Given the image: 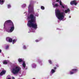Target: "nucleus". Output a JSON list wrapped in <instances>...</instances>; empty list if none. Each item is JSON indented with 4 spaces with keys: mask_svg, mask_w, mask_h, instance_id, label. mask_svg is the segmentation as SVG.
<instances>
[{
    "mask_svg": "<svg viewBox=\"0 0 79 79\" xmlns=\"http://www.w3.org/2000/svg\"><path fill=\"white\" fill-rule=\"evenodd\" d=\"M27 19V26L30 27H32L34 29H37V25L35 23L36 20L35 17L33 15L31 14L28 17Z\"/></svg>",
    "mask_w": 79,
    "mask_h": 79,
    "instance_id": "obj_1",
    "label": "nucleus"
},
{
    "mask_svg": "<svg viewBox=\"0 0 79 79\" xmlns=\"http://www.w3.org/2000/svg\"><path fill=\"white\" fill-rule=\"evenodd\" d=\"M6 24H9V28L6 30L7 32L10 33L12 32L15 29V27L13 22L10 20H7L5 22L4 26H5Z\"/></svg>",
    "mask_w": 79,
    "mask_h": 79,
    "instance_id": "obj_2",
    "label": "nucleus"
},
{
    "mask_svg": "<svg viewBox=\"0 0 79 79\" xmlns=\"http://www.w3.org/2000/svg\"><path fill=\"white\" fill-rule=\"evenodd\" d=\"M55 13L56 17L59 20H62L64 18V13L61 12L58 9L55 10Z\"/></svg>",
    "mask_w": 79,
    "mask_h": 79,
    "instance_id": "obj_3",
    "label": "nucleus"
},
{
    "mask_svg": "<svg viewBox=\"0 0 79 79\" xmlns=\"http://www.w3.org/2000/svg\"><path fill=\"white\" fill-rule=\"evenodd\" d=\"M20 69H21V68L19 66H15L14 68L11 69V73H13L14 74H16L20 71Z\"/></svg>",
    "mask_w": 79,
    "mask_h": 79,
    "instance_id": "obj_4",
    "label": "nucleus"
},
{
    "mask_svg": "<svg viewBox=\"0 0 79 79\" xmlns=\"http://www.w3.org/2000/svg\"><path fill=\"white\" fill-rule=\"evenodd\" d=\"M61 0H56V2H59L60 5L61 6L62 8H64V7L65 6V5L63 4L61 1Z\"/></svg>",
    "mask_w": 79,
    "mask_h": 79,
    "instance_id": "obj_5",
    "label": "nucleus"
},
{
    "mask_svg": "<svg viewBox=\"0 0 79 79\" xmlns=\"http://www.w3.org/2000/svg\"><path fill=\"white\" fill-rule=\"evenodd\" d=\"M77 3L76 1H73L70 2L71 5H73V4L74 5H77Z\"/></svg>",
    "mask_w": 79,
    "mask_h": 79,
    "instance_id": "obj_6",
    "label": "nucleus"
},
{
    "mask_svg": "<svg viewBox=\"0 0 79 79\" xmlns=\"http://www.w3.org/2000/svg\"><path fill=\"white\" fill-rule=\"evenodd\" d=\"M6 41H7V42H11L13 41L12 39L9 37L6 38Z\"/></svg>",
    "mask_w": 79,
    "mask_h": 79,
    "instance_id": "obj_7",
    "label": "nucleus"
},
{
    "mask_svg": "<svg viewBox=\"0 0 79 79\" xmlns=\"http://www.w3.org/2000/svg\"><path fill=\"white\" fill-rule=\"evenodd\" d=\"M6 73V71L4 70H2L1 72L0 73V75L1 76H2V75H3V74H5V73Z\"/></svg>",
    "mask_w": 79,
    "mask_h": 79,
    "instance_id": "obj_8",
    "label": "nucleus"
},
{
    "mask_svg": "<svg viewBox=\"0 0 79 79\" xmlns=\"http://www.w3.org/2000/svg\"><path fill=\"white\" fill-rule=\"evenodd\" d=\"M5 2V0H0V4L1 5H3Z\"/></svg>",
    "mask_w": 79,
    "mask_h": 79,
    "instance_id": "obj_9",
    "label": "nucleus"
},
{
    "mask_svg": "<svg viewBox=\"0 0 79 79\" xmlns=\"http://www.w3.org/2000/svg\"><path fill=\"white\" fill-rule=\"evenodd\" d=\"M53 6V7H56L57 6H58V5L57 4H54L53 3H52Z\"/></svg>",
    "mask_w": 79,
    "mask_h": 79,
    "instance_id": "obj_10",
    "label": "nucleus"
},
{
    "mask_svg": "<svg viewBox=\"0 0 79 79\" xmlns=\"http://www.w3.org/2000/svg\"><path fill=\"white\" fill-rule=\"evenodd\" d=\"M70 11V10H69V9H68L67 10H65V13H68V12H69Z\"/></svg>",
    "mask_w": 79,
    "mask_h": 79,
    "instance_id": "obj_11",
    "label": "nucleus"
},
{
    "mask_svg": "<svg viewBox=\"0 0 79 79\" xmlns=\"http://www.w3.org/2000/svg\"><path fill=\"white\" fill-rule=\"evenodd\" d=\"M23 66L24 68L26 67V64L25 62H23Z\"/></svg>",
    "mask_w": 79,
    "mask_h": 79,
    "instance_id": "obj_12",
    "label": "nucleus"
},
{
    "mask_svg": "<svg viewBox=\"0 0 79 79\" xmlns=\"http://www.w3.org/2000/svg\"><path fill=\"white\" fill-rule=\"evenodd\" d=\"M3 64H6L7 63V61L6 60H4L3 62Z\"/></svg>",
    "mask_w": 79,
    "mask_h": 79,
    "instance_id": "obj_13",
    "label": "nucleus"
},
{
    "mask_svg": "<svg viewBox=\"0 0 79 79\" xmlns=\"http://www.w3.org/2000/svg\"><path fill=\"white\" fill-rule=\"evenodd\" d=\"M55 70L53 69H52L51 70V74H53V73H55Z\"/></svg>",
    "mask_w": 79,
    "mask_h": 79,
    "instance_id": "obj_14",
    "label": "nucleus"
},
{
    "mask_svg": "<svg viewBox=\"0 0 79 79\" xmlns=\"http://www.w3.org/2000/svg\"><path fill=\"white\" fill-rule=\"evenodd\" d=\"M16 39H14L13 40V44H15L16 43Z\"/></svg>",
    "mask_w": 79,
    "mask_h": 79,
    "instance_id": "obj_15",
    "label": "nucleus"
},
{
    "mask_svg": "<svg viewBox=\"0 0 79 79\" xmlns=\"http://www.w3.org/2000/svg\"><path fill=\"white\" fill-rule=\"evenodd\" d=\"M32 66L33 67V68H35V66H36V65L35 64H33L32 65Z\"/></svg>",
    "mask_w": 79,
    "mask_h": 79,
    "instance_id": "obj_16",
    "label": "nucleus"
},
{
    "mask_svg": "<svg viewBox=\"0 0 79 79\" xmlns=\"http://www.w3.org/2000/svg\"><path fill=\"white\" fill-rule=\"evenodd\" d=\"M18 61L19 63H20L22 62V60L21 59H19L18 60Z\"/></svg>",
    "mask_w": 79,
    "mask_h": 79,
    "instance_id": "obj_17",
    "label": "nucleus"
},
{
    "mask_svg": "<svg viewBox=\"0 0 79 79\" xmlns=\"http://www.w3.org/2000/svg\"><path fill=\"white\" fill-rule=\"evenodd\" d=\"M72 71H73V72H76V71H77V69H73Z\"/></svg>",
    "mask_w": 79,
    "mask_h": 79,
    "instance_id": "obj_18",
    "label": "nucleus"
},
{
    "mask_svg": "<svg viewBox=\"0 0 79 79\" xmlns=\"http://www.w3.org/2000/svg\"><path fill=\"white\" fill-rule=\"evenodd\" d=\"M41 8L42 10H44V9H45L44 7L43 6H41Z\"/></svg>",
    "mask_w": 79,
    "mask_h": 79,
    "instance_id": "obj_19",
    "label": "nucleus"
},
{
    "mask_svg": "<svg viewBox=\"0 0 79 79\" xmlns=\"http://www.w3.org/2000/svg\"><path fill=\"white\" fill-rule=\"evenodd\" d=\"M11 7V6L10 5H8V8H10Z\"/></svg>",
    "mask_w": 79,
    "mask_h": 79,
    "instance_id": "obj_20",
    "label": "nucleus"
},
{
    "mask_svg": "<svg viewBox=\"0 0 79 79\" xmlns=\"http://www.w3.org/2000/svg\"><path fill=\"white\" fill-rule=\"evenodd\" d=\"M49 62L50 64H52V61H51V60H49Z\"/></svg>",
    "mask_w": 79,
    "mask_h": 79,
    "instance_id": "obj_21",
    "label": "nucleus"
},
{
    "mask_svg": "<svg viewBox=\"0 0 79 79\" xmlns=\"http://www.w3.org/2000/svg\"><path fill=\"white\" fill-rule=\"evenodd\" d=\"M74 74V72H70V74Z\"/></svg>",
    "mask_w": 79,
    "mask_h": 79,
    "instance_id": "obj_22",
    "label": "nucleus"
},
{
    "mask_svg": "<svg viewBox=\"0 0 79 79\" xmlns=\"http://www.w3.org/2000/svg\"><path fill=\"white\" fill-rule=\"evenodd\" d=\"M24 6H26V4H24L22 6V7H24Z\"/></svg>",
    "mask_w": 79,
    "mask_h": 79,
    "instance_id": "obj_23",
    "label": "nucleus"
},
{
    "mask_svg": "<svg viewBox=\"0 0 79 79\" xmlns=\"http://www.w3.org/2000/svg\"><path fill=\"white\" fill-rule=\"evenodd\" d=\"M8 46H7L6 48V49H8Z\"/></svg>",
    "mask_w": 79,
    "mask_h": 79,
    "instance_id": "obj_24",
    "label": "nucleus"
},
{
    "mask_svg": "<svg viewBox=\"0 0 79 79\" xmlns=\"http://www.w3.org/2000/svg\"><path fill=\"white\" fill-rule=\"evenodd\" d=\"M12 79H15V78L14 77H12Z\"/></svg>",
    "mask_w": 79,
    "mask_h": 79,
    "instance_id": "obj_25",
    "label": "nucleus"
},
{
    "mask_svg": "<svg viewBox=\"0 0 79 79\" xmlns=\"http://www.w3.org/2000/svg\"><path fill=\"white\" fill-rule=\"evenodd\" d=\"M30 7H31V5H29V6L28 7V9H29V8H30Z\"/></svg>",
    "mask_w": 79,
    "mask_h": 79,
    "instance_id": "obj_26",
    "label": "nucleus"
},
{
    "mask_svg": "<svg viewBox=\"0 0 79 79\" xmlns=\"http://www.w3.org/2000/svg\"><path fill=\"white\" fill-rule=\"evenodd\" d=\"M23 48H24V49H26V47H25V46H24V47H23Z\"/></svg>",
    "mask_w": 79,
    "mask_h": 79,
    "instance_id": "obj_27",
    "label": "nucleus"
},
{
    "mask_svg": "<svg viewBox=\"0 0 79 79\" xmlns=\"http://www.w3.org/2000/svg\"><path fill=\"white\" fill-rule=\"evenodd\" d=\"M38 40H35V42H38Z\"/></svg>",
    "mask_w": 79,
    "mask_h": 79,
    "instance_id": "obj_28",
    "label": "nucleus"
},
{
    "mask_svg": "<svg viewBox=\"0 0 79 79\" xmlns=\"http://www.w3.org/2000/svg\"><path fill=\"white\" fill-rule=\"evenodd\" d=\"M2 52V50L0 49V53H1Z\"/></svg>",
    "mask_w": 79,
    "mask_h": 79,
    "instance_id": "obj_29",
    "label": "nucleus"
},
{
    "mask_svg": "<svg viewBox=\"0 0 79 79\" xmlns=\"http://www.w3.org/2000/svg\"><path fill=\"white\" fill-rule=\"evenodd\" d=\"M54 69H56V67H55L54 68Z\"/></svg>",
    "mask_w": 79,
    "mask_h": 79,
    "instance_id": "obj_30",
    "label": "nucleus"
},
{
    "mask_svg": "<svg viewBox=\"0 0 79 79\" xmlns=\"http://www.w3.org/2000/svg\"><path fill=\"white\" fill-rule=\"evenodd\" d=\"M39 16V14H37V15H36V16Z\"/></svg>",
    "mask_w": 79,
    "mask_h": 79,
    "instance_id": "obj_31",
    "label": "nucleus"
},
{
    "mask_svg": "<svg viewBox=\"0 0 79 79\" xmlns=\"http://www.w3.org/2000/svg\"><path fill=\"white\" fill-rule=\"evenodd\" d=\"M8 79H11V78H9Z\"/></svg>",
    "mask_w": 79,
    "mask_h": 79,
    "instance_id": "obj_32",
    "label": "nucleus"
},
{
    "mask_svg": "<svg viewBox=\"0 0 79 79\" xmlns=\"http://www.w3.org/2000/svg\"><path fill=\"white\" fill-rule=\"evenodd\" d=\"M58 29V28H57V30Z\"/></svg>",
    "mask_w": 79,
    "mask_h": 79,
    "instance_id": "obj_33",
    "label": "nucleus"
},
{
    "mask_svg": "<svg viewBox=\"0 0 79 79\" xmlns=\"http://www.w3.org/2000/svg\"><path fill=\"white\" fill-rule=\"evenodd\" d=\"M69 18H71V17H70Z\"/></svg>",
    "mask_w": 79,
    "mask_h": 79,
    "instance_id": "obj_34",
    "label": "nucleus"
}]
</instances>
